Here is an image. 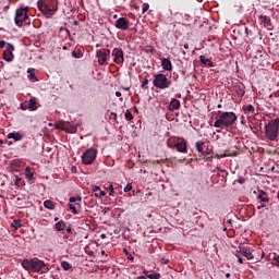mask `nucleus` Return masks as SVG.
<instances>
[{
	"label": "nucleus",
	"mask_w": 279,
	"mask_h": 279,
	"mask_svg": "<svg viewBox=\"0 0 279 279\" xmlns=\"http://www.w3.org/2000/svg\"><path fill=\"white\" fill-rule=\"evenodd\" d=\"M147 84H149V80L145 78V80L142 82L141 88H146Z\"/></svg>",
	"instance_id": "c03bdc74"
},
{
	"label": "nucleus",
	"mask_w": 279,
	"mask_h": 279,
	"mask_svg": "<svg viewBox=\"0 0 279 279\" xmlns=\"http://www.w3.org/2000/svg\"><path fill=\"white\" fill-rule=\"evenodd\" d=\"M161 66L165 71H173V64L167 58L161 59Z\"/></svg>",
	"instance_id": "2eb2a0df"
},
{
	"label": "nucleus",
	"mask_w": 279,
	"mask_h": 279,
	"mask_svg": "<svg viewBox=\"0 0 279 279\" xmlns=\"http://www.w3.org/2000/svg\"><path fill=\"white\" fill-rule=\"evenodd\" d=\"M97 191H101V187H99V186H97V185L93 186V192H94V193H97Z\"/></svg>",
	"instance_id": "49530a36"
},
{
	"label": "nucleus",
	"mask_w": 279,
	"mask_h": 279,
	"mask_svg": "<svg viewBox=\"0 0 279 279\" xmlns=\"http://www.w3.org/2000/svg\"><path fill=\"white\" fill-rule=\"evenodd\" d=\"M169 110H171V112H173V110H180V100L173 98V99L170 101Z\"/></svg>",
	"instance_id": "a211bd4d"
},
{
	"label": "nucleus",
	"mask_w": 279,
	"mask_h": 279,
	"mask_svg": "<svg viewBox=\"0 0 279 279\" xmlns=\"http://www.w3.org/2000/svg\"><path fill=\"white\" fill-rule=\"evenodd\" d=\"M128 259L129 260H134V256L130 255V256H128Z\"/></svg>",
	"instance_id": "13d9d810"
},
{
	"label": "nucleus",
	"mask_w": 279,
	"mask_h": 279,
	"mask_svg": "<svg viewBox=\"0 0 279 279\" xmlns=\"http://www.w3.org/2000/svg\"><path fill=\"white\" fill-rule=\"evenodd\" d=\"M95 197H98V199H101V197H106V191H101L100 193H95Z\"/></svg>",
	"instance_id": "4c0bfd02"
},
{
	"label": "nucleus",
	"mask_w": 279,
	"mask_h": 279,
	"mask_svg": "<svg viewBox=\"0 0 279 279\" xmlns=\"http://www.w3.org/2000/svg\"><path fill=\"white\" fill-rule=\"evenodd\" d=\"M257 197L258 199H260V202H264V204H267L269 202V197H267V194L265 191H259Z\"/></svg>",
	"instance_id": "4be33fe9"
},
{
	"label": "nucleus",
	"mask_w": 279,
	"mask_h": 279,
	"mask_svg": "<svg viewBox=\"0 0 279 279\" xmlns=\"http://www.w3.org/2000/svg\"><path fill=\"white\" fill-rule=\"evenodd\" d=\"M130 191H132V185L128 183L126 186L124 187V193H130Z\"/></svg>",
	"instance_id": "37998d69"
},
{
	"label": "nucleus",
	"mask_w": 279,
	"mask_h": 279,
	"mask_svg": "<svg viewBox=\"0 0 279 279\" xmlns=\"http://www.w3.org/2000/svg\"><path fill=\"white\" fill-rule=\"evenodd\" d=\"M116 28L121 29L122 32H128V29H130V21L125 17H119L116 21Z\"/></svg>",
	"instance_id": "f8f14e48"
},
{
	"label": "nucleus",
	"mask_w": 279,
	"mask_h": 279,
	"mask_svg": "<svg viewBox=\"0 0 279 279\" xmlns=\"http://www.w3.org/2000/svg\"><path fill=\"white\" fill-rule=\"evenodd\" d=\"M167 263H169V259H166V260L163 262V265H167Z\"/></svg>",
	"instance_id": "69168bd1"
},
{
	"label": "nucleus",
	"mask_w": 279,
	"mask_h": 279,
	"mask_svg": "<svg viewBox=\"0 0 279 279\" xmlns=\"http://www.w3.org/2000/svg\"><path fill=\"white\" fill-rule=\"evenodd\" d=\"M65 230H66V232H68L69 234H71V233L73 232V229L71 228V226L68 227Z\"/></svg>",
	"instance_id": "09e8293b"
},
{
	"label": "nucleus",
	"mask_w": 279,
	"mask_h": 279,
	"mask_svg": "<svg viewBox=\"0 0 279 279\" xmlns=\"http://www.w3.org/2000/svg\"><path fill=\"white\" fill-rule=\"evenodd\" d=\"M69 202H70V204H75L76 206H81L82 205V197L75 198L74 196H72V197H70Z\"/></svg>",
	"instance_id": "393cba45"
},
{
	"label": "nucleus",
	"mask_w": 279,
	"mask_h": 279,
	"mask_svg": "<svg viewBox=\"0 0 279 279\" xmlns=\"http://www.w3.org/2000/svg\"><path fill=\"white\" fill-rule=\"evenodd\" d=\"M14 45L7 44V49L3 51V60L5 62H12L14 60Z\"/></svg>",
	"instance_id": "9b49d317"
},
{
	"label": "nucleus",
	"mask_w": 279,
	"mask_h": 279,
	"mask_svg": "<svg viewBox=\"0 0 279 279\" xmlns=\"http://www.w3.org/2000/svg\"><path fill=\"white\" fill-rule=\"evenodd\" d=\"M243 110L245 113L251 112V114H254V112H256V109L252 105L243 107Z\"/></svg>",
	"instance_id": "cd10ccee"
},
{
	"label": "nucleus",
	"mask_w": 279,
	"mask_h": 279,
	"mask_svg": "<svg viewBox=\"0 0 279 279\" xmlns=\"http://www.w3.org/2000/svg\"><path fill=\"white\" fill-rule=\"evenodd\" d=\"M96 57L98 58V64H100V66H104V64L108 62V58H110V49L98 50Z\"/></svg>",
	"instance_id": "6e6552de"
},
{
	"label": "nucleus",
	"mask_w": 279,
	"mask_h": 279,
	"mask_svg": "<svg viewBox=\"0 0 279 279\" xmlns=\"http://www.w3.org/2000/svg\"><path fill=\"white\" fill-rule=\"evenodd\" d=\"M279 118L270 120L265 124V136L268 141H278Z\"/></svg>",
	"instance_id": "20e7f679"
},
{
	"label": "nucleus",
	"mask_w": 279,
	"mask_h": 279,
	"mask_svg": "<svg viewBox=\"0 0 279 279\" xmlns=\"http://www.w3.org/2000/svg\"><path fill=\"white\" fill-rule=\"evenodd\" d=\"M25 173H26V178H28V180H32L34 178V173H32V170L29 168L25 169Z\"/></svg>",
	"instance_id": "72a5a7b5"
},
{
	"label": "nucleus",
	"mask_w": 279,
	"mask_h": 279,
	"mask_svg": "<svg viewBox=\"0 0 279 279\" xmlns=\"http://www.w3.org/2000/svg\"><path fill=\"white\" fill-rule=\"evenodd\" d=\"M21 109H22V110H27V106H25V105L22 104V105H21Z\"/></svg>",
	"instance_id": "603ef678"
},
{
	"label": "nucleus",
	"mask_w": 279,
	"mask_h": 279,
	"mask_svg": "<svg viewBox=\"0 0 279 279\" xmlns=\"http://www.w3.org/2000/svg\"><path fill=\"white\" fill-rule=\"evenodd\" d=\"M234 93L238 95V97H244L245 96V86L239 84L233 87Z\"/></svg>",
	"instance_id": "f3484780"
},
{
	"label": "nucleus",
	"mask_w": 279,
	"mask_h": 279,
	"mask_svg": "<svg viewBox=\"0 0 279 279\" xmlns=\"http://www.w3.org/2000/svg\"><path fill=\"white\" fill-rule=\"evenodd\" d=\"M111 56L113 57V62L116 64H123V62H125V57L123 54V49H121V48H114L112 50Z\"/></svg>",
	"instance_id": "1a4fd4ad"
},
{
	"label": "nucleus",
	"mask_w": 279,
	"mask_h": 279,
	"mask_svg": "<svg viewBox=\"0 0 279 279\" xmlns=\"http://www.w3.org/2000/svg\"><path fill=\"white\" fill-rule=\"evenodd\" d=\"M199 61L202 64H205V66H215V63L210 61V59H207L205 56H201Z\"/></svg>",
	"instance_id": "aec40b11"
},
{
	"label": "nucleus",
	"mask_w": 279,
	"mask_h": 279,
	"mask_svg": "<svg viewBox=\"0 0 279 279\" xmlns=\"http://www.w3.org/2000/svg\"><path fill=\"white\" fill-rule=\"evenodd\" d=\"M27 12H29V7H25V8H20L15 11V25H17V27H23V24H29V15L27 14Z\"/></svg>",
	"instance_id": "39448f33"
},
{
	"label": "nucleus",
	"mask_w": 279,
	"mask_h": 279,
	"mask_svg": "<svg viewBox=\"0 0 279 279\" xmlns=\"http://www.w3.org/2000/svg\"><path fill=\"white\" fill-rule=\"evenodd\" d=\"M23 223L21 222V220H13L11 228H13L14 230H19V228H22Z\"/></svg>",
	"instance_id": "bb28decb"
},
{
	"label": "nucleus",
	"mask_w": 279,
	"mask_h": 279,
	"mask_svg": "<svg viewBox=\"0 0 279 279\" xmlns=\"http://www.w3.org/2000/svg\"><path fill=\"white\" fill-rule=\"evenodd\" d=\"M175 143L177 142H173V140H168L167 147H169L170 149H175Z\"/></svg>",
	"instance_id": "7c9ffc66"
},
{
	"label": "nucleus",
	"mask_w": 279,
	"mask_h": 279,
	"mask_svg": "<svg viewBox=\"0 0 279 279\" xmlns=\"http://www.w3.org/2000/svg\"><path fill=\"white\" fill-rule=\"evenodd\" d=\"M63 51H66V49H69L66 46L62 47Z\"/></svg>",
	"instance_id": "0e129e2a"
},
{
	"label": "nucleus",
	"mask_w": 279,
	"mask_h": 279,
	"mask_svg": "<svg viewBox=\"0 0 279 279\" xmlns=\"http://www.w3.org/2000/svg\"><path fill=\"white\" fill-rule=\"evenodd\" d=\"M230 156H236V153H226L223 155H219L218 158H228Z\"/></svg>",
	"instance_id": "e433bc0d"
},
{
	"label": "nucleus",
	"mask_w": 279,
	"mask_h": 279,
	"mask_svg": "<svg viewBox=\"0 0 279 279\" xmlns=\"http://www.w3.org/2000/svg\"><path fill=\"white\" fill-rule=\"evenodd\" d=\"M59 219H60V218L56 217V218H54V221H59Z\"/></svg>",
	"instance_id": "338daca9"
},
{
	"label": "nucleus",
	"mask_w": 279,
	"mask_h": 279,
	"mask_svg": "<svg viewBox=\"0 0 279 279\" xmlns=\"http://www.w3.org/2000/svg\"><path fill=\"white\" fill-rule=\"evenodd\" d=\"M184 49H189V44H184Z\"/></svg>",
	"instance_id": "680f3d73"
},
{
	"label": "nucleus",
	"mask_w": 279,
	"mask_h": 279,
	"mask_svg": "<svg viewBox=\"0 0 279 279\" xmlns=\"http://www.w3.org/2000/svg\"><path fill=\"white\" fill-rule=\"evenodd\" d=\"M175 149L180 154H186V141L181 140L180 142H175Z\"/></svg>",
	"instance_id": "4468645a"
},
{
	"label": "nucleus",
	"mask_w": 279,
	"mask_h": 279,
	"mask_svg": "<svg viewBox=\"0 0 279 279\" xmlns=\"http://www.w3.org/2000/svg\"><path fill=\"white\" fill-rule=\"evenodd\" d=\"M27 73H29L28 75L29 80H36V73H34V69H28Z\"/></svg>",
	"instance_id": "473e14b6"
},
{
	"label": "nucleus",
	"mask_w": 279,
	"mask_h": 279,
	"mask_svg": "<svg viewBox=\"0 0 279 279\" xmlns=\"http://www.w3.org/2000/svg\"><path fill=\"white\" fill-rule=\"evenodd\" d=\"M107 191H110L109 193L110 196L114 195V187L112 186V184L108 186Z\"/></svg>",
	"instance_id": "a19ab883"
},
{
	"label": "nucleus",
	"mask_w": 279,
	"mask_h": 279,
	"mask_svg": "<svg viewBox=\"0 0 279 279\" xmlns=\"http://www.w3.org/2000/svg\"><path fill=\"white\" fill-rule=\"evenodd\" d=\"M202 154V156H205V158H210V157H208V156H210V149L209 148H207L206 150H203V153H201Z\"/></svg>",
	"instance_id": "58836bf2"
},
{
	"label": "nucleus",
	"mask_w": 279,
	"mask_h": 279,
	"mask_svg": "<svg viewBox=\"0 0 279 279\" xmlns=\"http://www.w3.org/2000/svg\"><path fill=\"white\" fill-rule=\"evenodd\" d=\"M70 210L73 213V215H78L80 211H77V208H75V205L72 203L69 204Z\"/></svg>",
	"instance_id": "f704fd0d"
},
{
	"label": "nucleus",
	"mask_w": 279,
	"mask_h": 279,
	"mask_svg": "<svg viewBox=\"0 0 279 279\" xmlns=\"http://www.w3.org/2000/svg\"><path fill=\"white\" fill-rule=\"evenodd\" d=\"M61 267L64 271H69V269H71V265L69 262H61Z\"/></svg>",
	"instance_id": "c756f323"
},
{
	"label": "nucleus",
	"mask_w": 279,
	"mask_h": 279,
	"mask_svg": "<svg viewBox=\"0 0 279 279\" xmlns=\"http://www.w3.org/2000/svg\"><path fill=\"white\" fill-rule=\"evenodd\" d=\"M238 262L240 263V265H243V258L239 257V255H238Z\"/></svg>",
	"instance_id": "8fccbe9b"
},
{
	"label": "nucleus",
	"mask_w": 279,
	"mask_h": 279,
	"mask_svg": "<svg viewBox=\"0 0 279 279\" xmlns=\"http://www.w3.org/2000/svg\"><path fill=\"white\" fill-rule=\"evenodd\" d=\"M204 145H205L204 142H196L195 147L198 154H204Z\"/></svg>",
	"instance_id": "a878e982"
},
{
	"label": "nucleus",
	"mask_w": 279,
	"mask_h": 279,
	"mask_svg": "<svg viewBox=\"0 0 279 279\" xmlns=\"http://www.w3.org/2000/svg\"><path fill=\"white\" fill-rule=\"evenodd\" d=\"M126 121H132V119H134V116H132V112L130 110H128L124 114Z\"/></svg>",
	"instance_id": "c9c22d12"
},
{
	"label": "nucleus",
	"mask_w": 279,
	"mask_h": 279,
	"mask_svg": "<svg viewBox=\"0 0 279 279\" xmlns=\"http://www.w3.org/2000/svg\"><path fill=\"white\" fill-rule=\"evenodd\" d=\"M116 97H121V92H116Z\"/></svg>",
	"instance_id": "4d7b16f0"
},
{
	"label": "nucleus",
	"mask_w": 279,
	"mask_h": 279,
	"mask_svg": "<svg viewBox=\"0 0 279 279\" xmlns=\"http://www.w3.org/2000/svg\"><path fill=\"white\" fill-rule=\"evenodd\" d=\"M72 56H73L74 58H76V59L84 58V53L82 52L81 49L74 50V51L72 52Z\"/></svg>",
	"instance_id": "c85d7f7f"
},
{
	"label": "nucleus",
	"mask_w": 279,
	"mask_h": 279,
	"mask_svg": "<svg viewBox=\"0 0 279 279\" xmlns=\"http://www.w3.org/2000/svg\"><path fill=\"white\" fill-rule=\"evenodd\" d=\"M260 208H265V204H262V205L257 206L258 210H260Z\"/></svg>",
	"instance_id": "5fc2aeb1"
},
{
	"label": "nucleus",
	"mask_w": 279,
	"mask_h": 279,
	"mask_svg": "<svg viewBox=\"0 0 279 279\" xmlns=\"http://www.w3.org/2000/svg\"><path fill=\"white\" fill-rule=\"evenodd\" d=\"M81 158H82L83 165H93V162H95V159L97 158V149L95 148L86 149L83 153Z\"/></svg>",
	"instance_id": "0eeeda50"
},
{
	"label": "nucleus",
	"mask_w": 279,
	"mask_h": 279,
	"mask_svg": "<svg viewBox=\"0 0 279 279\" xmlns=\"http://www.w3.org/2000/svg\"><path fill=\"white\" fill-rule=\"evenodd\" d=\"M101 255H102V256H108V255L106 254V251H104V250L101 251Z\"/></svg>",
	"instance_id": "052dcab7"
},
{
	"label": "nucleus",
	"mask_w": 279,
	"mask_h": 279,
	"mask_svg": "<svg viewBox=\"0 0 279 279\" xmlns=\"http://www.w3.org/2000/svg\"><path fill=\"white\" fill-rule=\"evenodd\" d=\"M7 138H13V141H23V135L19 132H12L7 135Z\"/></svg>",
	"instance_id": "6ab92c4d"
},
{
	"label": "nucleus",
	"mask_w": 279,
	"mask_h": 279,
	"mask_svg": "<svg viewBox=\"0 0 279 279\" xmlns=\"http://www.w3.org/2000/svg\"><path fill=\"white\" fill-rule=\"evenodd\" d=\"M272 260H274V264H275L277 267H279V255H275Z\"/></svg>",
	"instance_id": "79ce46f5"
},
{
	"label": "nucleus",
	"mask_w": 279,
	"mask_h": 279,
	"mask_svg": "<svg viewBox=\"0 0 279 279\" xmlns=\"http://www.w3.org/2000/svg\"><path fill=\"white\" fill-rule=\"evenodd\" d=\"M37 8L46 19H52L58 12V0H38Z\"/></svg>",
	"instance_id": "7ed1b4c3"
},
{
	"label": "nucleus",
	"mask_w": 279,
	"mask_h": 279,
	"mask_svg": "<svg viewBox=\"0 0 279 279\" xmlns=\"http://www.w3.org/2000/svg\"><path fill=\"white\" fill-rule=\"evenodd\" d=\"M238 254L245 256V258H247V260H254V255L252 254V252H250V250H247V247H240L238 250Z\"/></svg>",
	"instance_id": "ddd939ff"
},
{
	"label": "nucleus",
	"mask_w": 279,
	"mask_h": 279,
	"mask_svg": "<svg viewBox=\"0 0 279 279\" xmlns=\"http://www.w3.org/2000/svg\"><path fill=\"white\" fill-rule=\"evenodd\" d=\"M236 113L230 111H218V117L214 123V128H220V130H228V128H232L234 123H236Z\"/></svg>",
	"instance_id": "f257e3e1"
},
{
	"label": "nucleus",
	"mask_w": 279,
	"mask_h": 279,
	"mask_svg": "<svg viewBox=\"0 0 279 279\" xmlns=\"http://www.w3.org/2000/svg\"><path fill=\"white\" fill-rule=\"evenodd\" d=\"M56 230L58 232H62V230H64V228H66V222H64V220H60L56 223Z\"/></svg>",
	"instance_id": "5701e85b"
},
{
	"label": "nucleus",
	"mask_w": 279,
	"mask_h": 279,
	"mask_svg": "<svg viewBox=\"0 0 279 279\" xmlns=\"http://www.w3.org/2000/svg\"><path fill=\"white\" fill-rule=\"evenodd\" d=\"M22 267L26 271H35L36 274H47V271H49V264H45V262L38 258L24 259Z\"/></svg>",
	"instance_id": "f03ea898"
},
{
	"label": "nucleus",
	"mask_w": 279,
	"mask_h": 279,
	"mask_svg": "<svg viewBox=\"0 0 279 279\" xmlns=\"http://www.w3.org/2000/svg\"><path fill=\"white\" fill-rule=\"evenodd\" d=\"M259 21H262L264 27L270 29L271 27V19L267 15H258Z\"/></svg>",
	"instance_id": "dca6fc26"
},
{
	"label": "nucleus",
	"mask_w": 279,
	"mask_h": 279,
	"mask_svg": "<svg viewBox=\"0 0 279 279\" xmlns=\"http://www.w3.org/2000/svg\"><path fill=\"white\" fill-rule=\"evenodd\" d=\"M218 171H220V173H226V170H222L221 168H218Z\"/></svg>",
	"instance_id": "bf43d9fd"
},
{
	"label": "nucleus",
	"mask_w": 279,
	"mask_h": 279,
	"mask_svg": "<svg viewBox=\"0 0 279 279\" xmlns=\"http://www.w3.org/2000/svg\"><path fill=\"white\" fill-rule=\"evenodd\" d=\"M230 276H231L230 272L226 274V278H230Z\"/></svg>",
	"instance_id": "e2e57ef3"
},
{
	"label": "nucleus",
	"mask_w": 279,
	"mask_h": 279,
	"mask_svg": "<svg viewBox=\"0 0 279 279\" xmlns=\"http://www.w3.org/2000/svg\"><path fill=\"white\" fill-rule=\"evenodd\" d=\"M5 47V40H0V49H3Z\"/></svg>",
	"instance_id": "de8ad7c7"
},
{
	"label": "nucleus",
	"mask_w": 279,
	"mask_h": 279,
	"mask_svg": "<svg viewBox=\"0 0 279 279\" xmlns=\"http://www.w3.org/2000/svg\"><path fill=\"white\" fill-rule=\"evenodd\" d=\"M239 184H245V179L243 177H240L238 179Z\"/></svg>",
	"instance_id": "a18cd8bd"
},
{
	"label": "nucleus",
	"mask_w": 279,
	"mask_h": 279,
	"mask_svg": "<svg viewBox=\"0 0 279 279\" xmlns=\"http://www.w3.org/2000/svg\"><path fill=\"white\" fill-rule=\"evenodd\" d=\"M147 10H149V4L148 3H144L143 8H142V14H145V12H147Z\"/></svg>",
	"instance_id": "ea45409f"
},
{
	"label": "nucleus",
	"mask_w": 279,
	"mask_h": 279,
	"mask_svg": "<svg viewBox=\"0 0 279 279\" xmlns=\"http://www.w3.org/2000/svg\"><path fill=\"white\" fill-rule=\"evenodd\" d=\"M38 102L36 101V98H31L29 100H28V108L32 110V111H34V110H38Z\"/></svg>",
	"instance_id": "412c9836"
},
{
	"label": "nucleus",
	"mask_w": 279,
	"mask_h": 279,
	"mask_svg": "<svg viewBox=\"0 0 279 279\" xmlns=\"http://www.w3.org/2000/svg\"><path fill=\"white\" fill-rule=\"evenodd\" d=\"M72 171H73V173H75V171H77V167L73 166Z\"/></svg>",
	"instance_id": "6e6d98bb"
},
{
	"label": "nucleus",
	"mask_w": 279,
	"mask_h": 279,
	"mask_svg": "<svg viewBox=\"0 0 279 279\" xmlns=\"http://www.w3.org/2000/svg\"><path fill=\"white\" fill-rule=\"evenodd\" d=\"M111 117H113V120L117 121V113L111 112Z\"/></svg>",
	"instance_id": "3c124183"
},
{
	"label": "nucleus",
	"mask_w": 279,
	"mask_h": 279,
	"mask_svg": "<svg viewBox=\"0 0 279 279\" xmlns=\"http://www.w3.org/2000/svg\"><path fill=\"white\" fill-rule=\"evenodd\" d=\"M19 182H21V178H16L15 185L19 186Z\"/></svg>",
	"instance_id": "864d4df0"
},
{
	"label": "nucleus",
	"mask_w": 279,
	"mask_h": 279,
	"mask_svg": "<svg viewBox=\"0 0 279 279\" xmlns=\"http://www.w3.org/2000/svg\"><path fill=\"white\" fill-rule=\"evenodd\" d=\"M146 277L149 278V279H160V274L153 272L150 275H146Z\"/></svg>",
	"instance_id": "2f4dec72"
},
{
	"label": "nucleus",
	"mask_w": 279,
	"mask_h": 279,
	"mask_svg": "<svg viewBox=\"0 0 279 279\" xmlns=\"http://www.w3.org/2000/svg\"><path fill=\"white\" fill-rule=\"evenodd\" d=\"M217 108H221V105H218Z\"/></svg>",
	"instance_id": "774afa93"
},
{
	"label": "nucleus",
	"mask_w": 279,
	"mask_h": 279,
	"mask_svg": "<svg viewBox=\"0 0 279 279\" xmlns=\"http://www.w3.org/2000/svg\"><path fill=\"white\" fill-rule=\"evenodd\" d=\"M44 206L48 210H53L56 208V203H53L51 199H47V201L44 202Z\"/></svg>",
	"instance_id": "b1692460"
},
{
	"label": "nucleus",
	"mask_w": 279,
	"mask_h": 279,
	"mask_svg": "<svg viewBox=\"0 0 279 279\" xmlns=\"http://www.w3.org/2000/svg\"><path fill=\"white\" fill-rule=\"evenodd\" d=\"M58 128H60V130H64L68 134H75V132H77V126L71 124V122L60 121Z\"/></svg>",
	"instance_id": "9d476101"
},
{
	"label": "nucleus",
	"mask_w": 279,
	"mask_h": 279,
	"mask_svg": "<svg viewBox=\"0 0 279 279\" xmlns=\"http://www.w3.org/2000/svg\"><path fill=\"white\" fill-rule=\"evenodd\" d=\"M153 84L156 88L165 90L166 88H169L171 86V80L167 78V75L160 73L155 75Z\"/></svg>",
	"instance_id": "423d86ee"
}]
</instances>
